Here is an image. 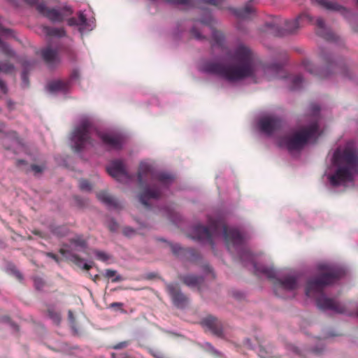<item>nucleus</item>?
Wrapping results in <instances>:
<instances>
[{
  "instance_id": "obj_1",
  "label": "nucleus",
  "mask_w": 358,
  "mask_h": 358,
  "mask_svg": "<svg viewBox=\"0 0 358 358\" xmlns=\"http://www.w3.org/2000/svg\"><path fill=\"white\" fill-rule=\"evenodd\" d=\"M202 71L217 74L229 81H237L245 78H252L255 82L264 78L270 79L273 67H265L255 60L250 50L240 45L229 57L227 64L207 62L201 67Z\"/></svg>"
},
{
  "instance_id": "obj_2",
  "label": "nucleus",
  "mask_w": 358,
  "mask_h": 358,
  "mask_svg": "<svg viewBox=\"0 0 358 358\" xmlns=\"http://www.w3.org/2000/svg\"><path fill=\"white\" fill-rule=\"evenodd\" d=\"M326 175L334 186L350 185L358 175V156L350 147L338 148L331 158Z\"/></svg>"
},
{
  "instance_id": "obj_3",
  "label": "nucleus",
  "mask_w": 358,
  "mask_h": 358,
  "mask_svg": "<svg viewBox=\"0 0 358 358\" xmlns=\"http://www.w3.org/2000/svg\"><path fill=\"white\" fill-rule=\"evenodd\" d=\"M321 134L314 117L310 124L293 131L289 136L280 139L278 143L280 146L293 152L301 149L308 143L315 142Z\"/></svg>"
},
{
  "instance_id": "obj_4",
  "label": "nucleus",
  "mask_w": 358,
  "mask_h": 358,
  "mask_svg": "<svg viewBox=\"0 0 358 358\" xmlns=\"http://www.w3.org/2000/svg\"><path fill=\"white\" fill-rule=\"evenodd\" d=\"M254 268L257 272L274 279V291L278 296L285 298L294 296L293 291L296 289L297 282L293 276L279 275L273 268L257 266L256 264Z\"/></svg>"
},
{
  "instance_id": "obj_5",
  "label": "nucleus",
  "mask_w": 358,
  "mask_h": 358,
  "mask_svg": "<svg viewBox=\"0 0 358 358\" xmlns=\"http://www.w3.org/2000/svg\"><path fill=\"white\" fill-rule=\"evenodd\" d=\"M318 268L322 276L319 279L308 282L306 288V295L308 297H313L315 294L320 293L324 285L332 283L340 275V273L334 267L326 264H320Z\"/></svg>"
},
{
  "instance_id": "obj_6",
  "label": "nucleus",
  "mask_w": 358,
  "mask_h": 358,
  "mask_svg": "<svg viewBox=\"0 0 358 358\" xmlns=\"http://www.w3.org/2000/svg\"><path fill=\"white\" fill-rule=\"evenodd\" d=\"M91 127L88 120H83L72 133L71 145L76 152H80L91 144Z\"/></svg>"
},
{
  "instance_id": "obj_7",
  "label": "nucleus",
  "mask_w": 358,
  "mask_h": 358,
  "mask_svg": "<svg viewBox=\"0 0 358 358\" xmlns=\"http://www.w3.org/2000/svg\"><path fill=\"white\" fill-rule=\"evenodd\" d=\"M0 72L10 73L14 71V63L17 60L15 52L4 42L0 41Z\"/></svg>"
},
{
  "instance_id": "obj_8",
  "label": "nucleus",
  "mask_w": 358,
  "mask_h": 358,
  "mask_svg": "<svg viewBox=\"0 0 358 358\" xmlns=\"http://www.w3.org/2000/svg\"><path fill=\"white\" fill-rule=\"evenodd\" d=\"M24 1L29 5L35 6L40 13L53 22L62 21L65 16L71 13L70 8H66L60 12L55 9L48 8L43 3H40L39 0Z\"/></svg>"
},
{
  "instance_id": "obj_9",
  "label": "nucleus",
  "mask_w": 358,
  "mask_h": 358,
  "mask_svg": "<svg viewBox=\"0 0 358 358\" xmlns=\"http://www.w3.org/2000/svg\"><path fill=\"white\" fill-rule=\"evenodd\" d=\"M138 178L140 184H143L148 178H150L152 180H157L158 183L163 185H166L172 180V177L168 174L162 173L156 176L153 173L150 164L146 162H142L140 164Z\"/></svg>"
},
{
  "instance_id": "obj_10",
  "label": "nucleus",
  "mask_w": 358,
  "mask_h": 358,
  "mask_svg": "<svg viewBox=\"0 0 358 358\" xmlns=\"http://www.w3.org/2000/svg\"><path fill=\"white\" fill-rule=\"evenodd\" d=\"M108 173L113 178L121 182H126L129 176L126 172L124 164L120 161L113 162L107 168Z\"/></svg>"
},
{
  "instance_id": "obj_11",
  "label": "nucleus",
  "mask_w": 358,
  "mask_h": 358,
  "mask_svg": "<svg viewBox=\"0 0 358 358\" xmlns=\"http://www.w3.org/2000/svg\"><path fill=\"white\" fill-rule=\"evenodd\" d=\"M317 305L322 310H329L338 313H345V306L338 303L335 301L327 298L324 294H320L317 298Z\"/></svg>"
},
{
  "instance_id": "obj_12",
  "label": "nucleus",
  "mask_w": 358,
  "mask_h": 358,
  "mask_svg": "<svg viewBox=\"0 0 358 358\" xmlns=\"http://www.w3.org/2000/svg\"><path fill=\"white\" fill-rule=\"evenodd\" d=\"M217 227L212 226L210 229L203 227L196 226L193 229L192 238L199 240H210L212 236L217 234Z\"/></svg>"
},
{
  "instance_id": "obj_13",
  "label": "nucleus",
  "mask_w": 358,
  "mask_h": 358,
  "mask_svg": "<svg viewBox=\"0 0 358 358\" xmlns=\"http://www.w3.org/2000/svg\"><path fill=\"white\" fill-rule=\"evenodd\" d=\"M223 237L228 247L231 245L241 243L242 237L239 231L234 229H229L225 226L222 227Z\"/></svg>"
},
{
  "instance_id": "obj_14",
  "label": "nucleus",
  "mask_w": 358,
  "mask_h": 358,
  "mask_svg": "<svg viewBox=\"0 0 358 358\" xmlns=\"http://www.w3.org/2000/svg\"><path fill=\"white\" fill-rule=\"evenodd\" d=\"M259 126L262 132L271 134L278 127L279 122L273 117L266 116L259 120Z\"/></svg>"
},
{
  "instance_id": "obj_15",
  "label": "nucleus",
  "mask_w": 358,
  "mask_h": 358,
  "mask_svg": "<svg viewBox=\"0 0 358 358\" xmlns=\"http://www.w3.org/2000/svg\"><path fill=\"white\" fill-rule=\"evenodd\" d=\"M167 289L171 295L173 303L178 307H183L187 301L185 296L180 293L177 285L169 284L167 285Z\"/></svg>"
},
{
  "instance_id": "obj_16",
  "label": "nucleus",
  "mask_w": 358,
  "mask_h": 358,
  "mask_svg": "<svg viewBox=\"0 0 358 358\" xmlns=\"http://www.w3.org/2000/svg\"><path fill=\"white\" fill-rule=\"evenodd\" d=\"M103 143L110 148L118 149L122 146V138L118 136H113L109 134L97 133Z\"/></svg>"
},
{
  "instance_id": "obj_17",
  "label": "nucleus",
  "mask_w": 358,
  "mask_h": 358,
  "mask_svg": "<svg viewBox=\"0 0 358 358\" xmlns=\"http://www.w3.org/2000/svg\"><path fill=\"white\" fill-rule=\"evenodd\" d=\"M311 20L308 14H302L297 18L285 22V29L288 33H293L301 27L302 22H310Z\"/></svg>"
},
{
  "instance_id": "obj_18",
  "label": "nucleus",
  "mask_w": 358,
  "mask_h": 358,
  "mask_svg": "<svg viewBox=\"0 0 358 358\" xmlns=\"http://www.w3.org/2000/svg\"><path fill=\"white\" fill-rule=\"evenodd\" d=\"M160 195V192L158 189H153L152 188H147L143 190L139 196L141 202L145 206H148V201L150 199H157Z\"/></svg>"
},
{
  "instance_id": "obj_19",
  "label": "nucleus",
  "mask_w": 358,
  "mask_h": 358,
  "mask_svg": "<svg viewBox=\"0 0 358 358\" xmlns=\"http://www.w3.org/2000/svg\"><path fill=\"white\" fill-rule=\"evenodd\" d=\"M48 89L52 93L66 92L69 89V84L62 80H55L48 84Z\"/></svg>"
},
{
  "instance_id": "obj_20",
  "label": "nucleus",
  "mask_w": 358,
  "mask_h": 358,
  "mask_svg": "<svg viewBox=\"0 0 358 358\" xmlns=\"http://www.w3.org/2000/svg\"><path fill=\"white\" fill-rule=\"evenodd\" d=\"M97 198L102 201L103 203H105L106 204L114 207L118 206V202L117 200L112 197L110 195H109L106 192H100L97 194Z\"/></svg>"
},
{
  "instance_id": "obj_21",
  "label": "nucleus",
  "mask_w": 358,
  "mask_h": 358,
  "mask_svg": "<svg viewBox=\"0 0 358 358\" xmlns=\"http://www.w3.org/2000/svg\"><path fill=\"white\" fill-rule=\"evenodd\" d=\"M42 55L43 59L48 63L54 62L57 59V52L50 48L43 50Z\"/></svg>"
},
{
  "instance_id": "obj_22",
  "label": "nucleus",
  "mask_w": 358,
  "mask_h": 358,
  "mask_svg": "<svg viewBox=\"0 0 358 358\" xmlns=\"http://www.w3.org/2000/svg\"><path fill=\"white\" fill-rule=\"evenodd\" d=\"M203 324L206 326L214 334L220 335V331L217 327L216 320L213 317L206 318L203 322Z\"/></svg>"
},
{
  "instance_id": "obj_23",
  "label": "nucleus",
  "mask_w": 358,
  "mask_h": 358,
  "mask_svg": "<svg viewBox=\"0 0 358 358\" xmlns=\"http://www.w3.org/2000/svg\"><path fill=\"white\" fill-rule=\"evenodd\" d=\"M273 349L268 346H260L258 350V355L261 358H272Z\"/></svg>"
},
{
  "instance_id": "obj_24",
  "label": "nucleus",
  "mask_w": 358,
  "mask_h": 358,
  "mask_svg": "<svg viewBox=\"0 0 358 358\" xmlns=\"http://www.w3.org/2000/svg\"><path fill=\"white\" fill-rule=\"evenodd\" d=\"M316 1L327 9L339 10L340 8V6L334 1H331L329 0H316Z\"/></svg>"
},
{
  "instance_id": "obj_25",
  "label": "nucleus",
  "mask_w": 358,
  "mask_h": 358,
  "mask_svg": "<svg viewBox=\"0 0 358 358\" xmlns=\"http://www.w3.org/2000/svg\"><path fill=\"white\" fill-rule=\"evenodd\" d=\"M252 12L253 8L250 5H246L243 8L238 10L236 15L239 17L245 18L248 17Z\"/></svg>"
},
{
  "instance_id": "obj_26",
  "label": "nucleus",
  "mask_w": 358,
  "mask_h": 358,
  "mask_svg": "<svg viewBox=\"0 0 358 358\" xmlns=\"http://www.w3.org/2000/svg\"><path fill=\"white\" fill-rule=\"evenodd\" d=\"M45 31L47 34L50 35V36L60 37L64 34V31L63 29L45 27Z\"/></svg>"
},
{
  "instance_id": "obj_27",
  "label": "nucleus",
  "mask_w": 358,
  "mask_h": 358,
  "mask_svg": "<svg viewBox=\"0 0 358 358\" xmlns=\"http://www.w3.org/2000/svg\"><path fill=\"white\" fill-rule=\"evenodd\" d=\"M200 281V279L194 275H187L185 277L184 282L189 286H194Z\"/></svg>"
},
{
  "instance_id": "obj_28",
  "label": "nucleus",
  "mask_w": 358,
  "mask_h": 358,
  "mask_svg": "<svg viewBox=\"0 0 358 358\" xmlns=\"http://www.w3.org/2000/svg\"><path fill=\"white\" fill-rule=\"evenodd\" d=\"M79 186L80 189L84 192H90L92 189V185L87 180H80Z\"/></svg>"
},
{
  "instance_id": "obj_29",
  "label": "nucleus",
  "mask_w": 358,
  "mask_h": 358,
  "mask_svg": "<svg viewBox=\"0 0 358 358\" xmlns=\"http://www.w3.org/2000/svg\"><path fill=\"white\" fill-rule=\"evenodd\" d=\"M116 271L114 270L108 269L106 271V275L108 278H114L112 281L113 282H119L122 280V277L120 275H116Z\"/></svg>"
},
{
  "instance_id": "obj_30",
  "label": "nucleus",
  "mask_w": 358,
  "mask_h": 358,
  "mask_svg": "<svg viewBox=\"0 0 358 358\" xmlns=\"http://www.w3.org/2000/svg\"><path fill=\"white\" fill-rule=\"evenodd\" d=\"M212 37L217 43H221V41L223 40L222 33L217 30H213Z\"/></svg>"
},
{
  "instance_id": "obj_31",
  "label": "nucleus",
  "mask_w": 358,
  "mask_h": 358,
  "mask_svg": "<svg viewBox=\"0 0 358 358\" xmlns=\"http://www.w3.org/2000/svg\"><path fill=\"white\" fill-rule=\"evenodd\" d=\"M73 243L76 247L85 248V241L81 236H77L73 240Z\"/></svg>"
},
{
  "instance_id": "obj_32",
  "label": "nucleus",
  "mask_w": 358,
  "mask_h": 358,
  "mask_svg": "<svg viewBox=\"0 0 358 358\" xmlns=\"http://www.w3.org/2000/svg\"><path fill=\"white\" fill-rule=\"evenodd\" d=\"M94 255H96V258L101 261H106L108 259V256L106 253L101 251H95Z\"/></svg>"
},
{
  "instance_id": "obj_33",
  "label": "nucleus",
  "mask_w": 358,
  "mask_h": 358,
  "mask_svg": "<svg viewBox=\"0 0 358 358\" xmlns=\"http://www.w3.org/2000/svg\"><path fill=\"white\" fill-rule=\"evenodd\" d=\"M79 20H80V31L81 32H83V31H85V29H87L85 27L86 18L85 17V16L83 14H80L79 16Z\"/></svg>"
},
{
  "instance_id": "obj_34",
  "label": "nucleus",
  "mask_w": 358,
  "mask_h": 358,
  "mask_svg": "<svg viewBox=\"0 0 358 358\" xmlns=\"http://www.w3.org/2000/svg\"><path fill=\"white\" fill-rule=\"evenodd\" d=\"M76 264L79 266L83 267V268H85L86 270H89L90 268H91L92 267V262L87 263V262H83L82 260H78Z\"/></svg>"
},
{
  "instance_id": "obj_35",
  "label": "nucleus",
  "mask_w": 358,
  "mask_h": 358,
  "mask_svg": "<svg viewBox=\"0 0 358 358\" xmlns=\"http://www.w3.org/2000/svg\"><path fill=\"white\" fill-rule=\"evenodd\" d=\"M201 21L204 24L208 25L209 27L211 26V22L213 21L211 15L208 13L206 16L204 18H202Z\"/></svg>"
},
{
  "instance_id": "obj_36",
  "label": "nucleus",
  "mask_w": 358,
  "mask_h": 358,
  "mask_svg": "<svg viewBox=\"0 0 358 358\" xmlns=\"http://www.w3.org/2000/svg\"><path fill=\"white\" fill-rule=\"evenodd\" d=\"M304 67H305V69H306L307 71H308V72H310V73H315V71H313V65L310 62H306L304 63Z\"/></svg>"
},
{
  "instance_id": "obj_37",
  "label": "nucleus",
  "mask_w": 358,
  "mask_h": 358,
  "mask_svg": "<svg viewBox=\"0 0 358 358\" xmlns=\"http://www.w3.org/2000/svg\"><path fill=\"white\" fill-rule=\"evenodd\" d=\"M201 1L204 3L211 4V5H215V6L220 5L222 1V0H201Z\"/></svg>"
},
{
  "instance_id": "obj_38",
  "label": "nucleus",
  "mask_w": 358,
  "mask_h": 358,
  "mask_svg": "<svg viewBox=\"0 0 358 358\" xmlns=\"http://www.w3.org/2000/svg\"><path fill=\"white\" fill-rule=\"evenodd\" d=\"M31 169L33 171H34L35 173H39L43 171L44 169L43 166H38V165H33L31 166Z\"/></svg>"
},
{
  "instance_id": "obj_39",
  "label": "nucleus",
  "mask_w": 358,
  "mask_h": 358,
  "mask_svg": "<svg viewBox=\"0 0 358 358\" xmlns=\"http://www.w3.org/2000/svg\"><path fill=\"white\" fill-rule=\"evenodd\" d=\"M302 81V78L301 76H296L293 79L294 82V87L296 88L299 86V83Z\"/></svg>"
},
{
  "instance_id": "obj_40",
  "label": "nucleus",
  "mask_w": 358,
  "mask_h": 358,
  "mask_svg": "<svg viewBox=\"0 0 358 358\" xmlns=\"http://www.w3.org/2000/svg\"><path fill=\"white\" fill-rule=\"evenodd\" d=\"M127 344H128V343L126 341L122 342V343H120L119 344L115 345L114 348L115 349H120V348L126 347L127 345Z\"/></svg>"
},
{
  "instance_id": "obj_41",
  "label": "nucleus",
  "mask_w": 358,
  "mask_h": 358,
  "mask_svg": "<svg viewBox=\"0 0 358 358\" xmlns=\"http://www.w3.org/2000/svg\"><path fill=\"white\" fill-rule=\"evenodd\" d=\"M316 23L317 25L320 28H323L324 27V22L321 18H318L316 21Z\"/></svg>"
},
{
  "instance_id": "obj_42",
  "label": "nucleus",
  "mask_w": 358,
  "mask_h": 358,
  "mask_svg": "<svg viewBox=\"0 0 358 358\" xmlns=\"http://www.w3.org/2000/svg\"><path fill=\"white\" fill-rule=\"evenodd\" d=\"M192 34L196 38L200 39L201 38V36L200 34L197 33L194 29L192 30Z\"/></svg>"
},
{
  "instance_id": "obj_43",
  "label": "nucleus",
  "mask_w": 358,
  "mask_h": 358,
  "mask_svg": "<svg viewBox=\"0 0 358 358\" xmlns=\"http://www.w3.org/2000/svg\"><path fill=\"white\" fill-rule=\"evenodd\" d=\"M109 228L111 231H115L117 229V224L114 222L109 226Z\"/></svg>"
},
{
  "instance_id": "obj_44",
  "label": "nucleus",
  "mask_w": 358,
  "mask_h": 358,
  "mask_svg": "<svg viewBox=\"0 0 358 358\" xmlns=\"http://www.w3.org/2000/svg\"><path fill=\"white\" fill-rule=\"evenodd\" d=\"M0 89H1L4 92H6L5 84L2 80H0Z\"/></svg>"
},
{
  "instance_id": "obj_45",
  "label": "nucleus",
  "mask_w": 358,
  "mask_h": 358,
  "mask_svg": "<svg viewBox=\"0 0 358 358\" xmlns=\"http://www.w3.org/2000/svg\"><path fill=\"white\" fill-rule=\"evenodd\" d=\"M319 76L321 78H326L327 77V73L325 71H322L319 73Z\"/></svg>"
},
{
  "instance_id": "obj_46",
  "label": "nucleus",
  "mask_w": 358,
  "mask_h": 358,
  "mask_svg": "<svg viewBox=\"0 0 358 358\" xmlns=\"http://www.w3.org/2000/svg\"><path fill=\"white\" fill-rule=\"evenodd\" d=\"M122 306V304H121V303H111V304L110 305V307H112V308H114V307H120V306Z\"/></svg>"
},
{
  "instance_id": "obj_47",
  "label": "nucleus",
  "mask_w": 358,
  "mask_h": 358,
  "mask_svg": "<svg viewBox=\"0 0 358 358\" xmlns=\"http://www.w3.org/2000/svg\"><path fill=\"white\" fill-rule=\"evenodd\" d=\"M69 317L71 321L73 320V313L71 311L69 312Z\"/></svg>"
},
{
  "instance_id": "obj_48",
  "label": "nucleus",
  "mask_w": 358,
  "mask_h": 358,
  "mask_svg": "<svg viewBox=\"0 0 358 358\" xmlns=\"http://www.w3.org/2000/svg\"><path fill=\"white\" fill-rule=\"evenodd\" d=\"M318 110H319V109H318V108H317V107L314 108V111H315V112L317 111Z\"/></svg>"
},
{
  "instance_id": "obj_49",
  "label": "nucleus",
  "mask_w": 358,
  "mask_h": 358,
  "mask_svg": "<svg viewBox=\"0 0 358 358\" xmlns=\"http://www.w3.org/2000/svg\"><path fill=\"white\" fill-rule=\"evenodd\" d=\"M124 233H125L127 235H129V232H127V229H125Z\"/></svg>"
},
{
  "instance_id": "obj_50",
  "label": "nucleus",
  "mask_w": 358,
  "mask_h": 358,
  "mask_svg": "<svg viewBox=\"0 0 358 358\" xmlns=\"http://www.w3.org/2000/svg\"><path fill=\"white\" fill-rule=\"evenodd\" d=\"M157 358H162V356H157L155 355Z\"/></svg>"
},
{
  "instance_id": "obj_51",
  "label": "nucleus",
  "mask_w": 358,
  "mask_h": 358,
  "mask_svg": "<svg viewBox=\"0 0 358 358\" xmlns=\"http://www.w3.org/2000/svg\"><path fill=\"white\" fill-rule=\"evenodd\" d=\"M357 316H358V311H357Z\"/></svg>"
},
{
  "instance_id": "obj_52",
  "label": "nucleus",
  "mask_w": 358,
  "mask_h": 358,
  "mask_svg": "<svg viewBox=\"0 0 358 358\" xmlns=\"http://www.w3.org/2000/svg\"><path fill=\"white\" fill-rule=\"evenodd\" d=\"M357 4H358V0H357Z\"/></svg>"
}]
</instances>
